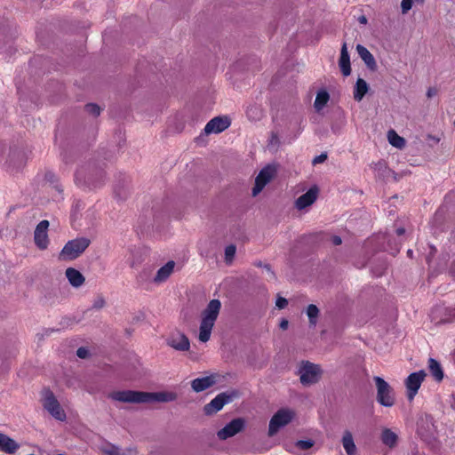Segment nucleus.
<instances>
[{"mask_svg": "<svg viewBox=\"0 0 455 455\" xmlns=\"http://www.w3.org/2000/svg\"><path fill=\"white\" fill-rule=\"evenodd\" d=\"M175 399V395L166 392L149 393L142 391L116 392V401L133 403H149L153 402H169Z\"/></svg>", "mask_w": 455, "mask_h": 455, "instance_id": "nucleus-1", "label": "nucleus"}, {"mask_svg": "<svg viewBox=\"0 0 455 455\" xmlns=\"http://www.w3.org/2000/svg\"><path fill=\"white\" fill-rule=\"evenodd\" d=\"M221 307L219 299H212L206 308L202 312V320L200 323L198 339L202 342H207L211 338V333L214 323L218 318Z\"/></svg>", "mask_w": 455, "mask_h": 455, "instance_id": "nucleus-2", "label": "nucleus"}, {"mask_svg": "<svg viewBox=\"0 0 455 455\" xmlns=\"http://www.w3.org/2000/svg\"><path fill=\"white\" fill-rule=\"evenodd\" d=\"M91 244V240L87 237H77L68 241L62 248L60 253V259L62 260H72L78 258Z\"/></svg>", "mask_w": 455, "mask_h": 455, "instance_id": "nucleus-3", "label": "nucleus"}, {"mask_svg": "<svg viewBox=\"0 0 455 455\" xmlns=\"http://www.w3.org/2000/svg\"><path fill=\"white\" fill-rule=\"evenodd\" d=\"M41 403L44 410H46L54 419L64 421L66 413L61 408L59 401L54 394L49 388H44L41 392Z\"/></svg>", "mask_w": 455, "mask_h": 455, "instance_id": "nucleus-4", "label": "nucleus"}, {"mask_svg": "<svg viewBox=\"0 0 455 455\" xmlns=\"http://www.w3.org/2000/svg\"><path fill=\"white\" fill-rule=\"evenodd\" d=\"M373 379L377 387L378 402L385 407L393 406L395 404V397L392 387L381 377L376 376Z\"/></svg>", "mask_w": 455, "mask_h": 455, "instance_id": "nucleus-5", "label": "nucleus"}, {"mask_svg": "<svg viewBox=\"0 0 455 455\" xmlns=\"http://www.w3.org/2000/svg\"><path fill=\"white\" fill-rule=\"evenodd\" d=\"M294 413L292 411L288 409H280L278 410L271 418L269 421L268 427V435L273 436L275 435L279 429L287 424H289Z\"/></svg>", "mask_w": 455, "mask_h": 455, "instance_id": "nucleus-6", "label": "nucleus"}, {"mask_svg": "<svg viewBox=\"0 0 455 455\" xmlns=\"http://www.w3.org/2000/svg\"><path fill=\"white\" fill-rule=\"evenodd\" d=\"M321 369L318 365L310 362L303 363L299 369L300 382L303 385H310L319 380Z\"/></svg>", "mask_w": 455, "mask_h": 455, "instance_id": "nucleus-7", "label": "nucleus"}, {"mask_svg": "<svg viewBox=\"0 0 455 455\" xmlns=\"http://www.w3.org/2000/svg\"><path fill=\"white\" fill-rule=\"evenodd\" d=\"M275 174V169L271 165L264 167L255 179V184L252 188V196H256L265 186L274 178Z\"/></svg>", "mask_w": 455, "mask_h": 455, "instance_id": "nucleus-8", "label": "nucleus"}, {"mask_svg": "<svg viewBox=\"0 0 455 455\" xmlns=\"http://www.w3.org/2000/svg\"><path fill=\"white\" fill-rule=\"evenodd\" d=\"M426 377L424 371L411 373L405 380V386L407 388V397L410 401H412L419 389L421 383Z\"/></svg>", "mask_w": 455, "mask_h": 455, "instance_id": "nucleus-9", "label": "nucleus"}, {"mask_svg": "<svg viewBox=\"0 0 455 455\" xmlns=\"http://www.w3.org/2000/svg\"><path fill=\"white\" fill-rule=\"evenodd\" d=\"M245 426V420L243 418H236L228 423L223 428L218 431L217 435L220 440H226L243 431Z\"/></svg>", "mask_w": 455, "mask_h": 455, "instance_id": "nucleus-10", "label": "nucleus"}, {"mask_svg": "<svg viewBox=\"0 0 455 455\" xmlns=\"http://www.w3.org/2000/svg\"><path fill=\"white\" fill-rule=\"evenodd\" d=\"M431 319L435 324L451 323L455 319V307H435L431 312Z\"/></svg>", "mask_w": 455, "mask_h": 455, "instance_id": "nucleus-11", "label": "nucleus"}, {"mask_svg": "<svg viewBox=\"0 0 455 455\" xmlns=\"http://www.w3.org/2000/svg\"><path fill=\"white\" fill-rule=\"evenodd\" d=\"M48 228H49V221L48 220H42L40 221L34 233V240L36 245L40 250H45L48 247L49 244V238H48Z\"/></svg>", "mask_w": 455, "mask_h": 455, "instance_id": "nucleus-12", "label": "nucleus"}, {"mask_svg": "<svg viewBox=\"0 0 455 455\" xmlns=\"http://www.w3.org/2000/svg\"><path fill=\"white\" fill-rule=\"evenodd\" d=\"M233 399V396L230 395H228L227 393H220L216 397H214L209 403H207L204 408V413L206 415H212L213 413H216L217 411H220L223 406L231 402Z\"/></svg>", "mask_w": 455, "mask_h": 455, "instance_id": "nucleus-13", "label": "nucleus"}, {"mask_svg": "<svg viewBox=\"0 0 455 455\" xmlns=\"http://www.w3.org/2000/svg\"><path fill=\"white\" fill-rule=\"evenodd\" d=\"M231 121L228 116H216L210 120L204 127L206 134L220 133L228 129Z\"/></svg>", "mask_w": 455, "mask_h": 455, "instance_id": "nucleus-14", "label": "nucleus"}, {"mask_svg": "<svg viewBox=\"0 0 455 455\" xmlns=\"http://www.w3.org/2000/svg\"><path fill=\"white\" fill-rule=\"evenodd\" d=\"M318 188L314 186L311 187L305 194L301 195L295 201V206L298 210H303L313 204L317 199Z\"/></svg>", "mask_w": 455, "mask_h": 455, "instance_id": "nucleus-15", "label": "nucleus"}, {"mask_svg": "<svg viewBox=\"0 0 455 455\" xmlns=\"http://www.w3.org/2000/svg\"><path fill=\"white\" fill-rule=\"evenodd\" d=\"M166 342L168 346L178 351H188L190 347L188 338L180 332L172 334Z\"/></svg>", "mask_w": 455, "mask_h": 455, "instance_id": "nucleus-16", "label": "nucleus"}, {"mask_svg": "<svg viewBox=\"0 0 455 455\" xmlns=\"http://www.w3.org/2000/svg\"><path fill=\"white\" fill-rule=\"evenodd\" d=\"M103 177V171L102 170H96L94 172H89L86 174L85 170L81 169L77 172L76 175V180L77 182L84 181V183L96 185L100 180H101Z\"/></svg>", "mask_w": 455, "mask_h": 455, "instance_id": "nucleus-17", "label": "nucleus"}, {"mask_svg": "<svg viewBox=\"0 0 455 455\" xmlns=\"http://www.w3.org/2000/svg\"><path fill=\"white\" fill-rule=\"evenodd\" d=\"M20 449V444L5 434L0 433V451L13 454Z\"/></svg>", "mask_w": 455, "mask_h": 455, "instance_id": "nucleus-18", "label": "nucleus"}, {"mask_svg": "<svg viewBox=\"0 0 455 455\" xmlns=\"http://www.w3.org/2000/svg\"><path fill=\"white\" fill-rule=\"evenodd\" d=\"M339 66L340 71L344 76H347L351 74L350 57L347 52V44L344 43L340 51V57L339 60Z\"/></svg>", "mask_w": 455, "mask_h": 455, "instance_id": "nucleus-19", "label": "nucleus"}, {"mask_svg": "<svg viewBox=\"0 0 455 455\" xmlns=\"http://www.w3.org/2000/svg\"><path fill=\"white\" fill-rule=\"evenodd\" d=\"M174 267L175 262L173 260L168 261L157 270L156 275L154 277V282L157 283L165 282L172 274Z\"/></svg>", "mask_w": 455, "mask_h": 455, "instance_id": "nucleus-20", "label": "nucleus"}, {"mask_svg": "<svg viewBox=\"0 0 455 455\" xmlns=\"http://www.w3.org/2000/svg\"><path fill=\"white\" fill-rule=\"evenodd\" d=\"M215 379L213 376L197 378L191 381V387L195 392H202L213 386Z\"/></svg>", "mask_w": 455, "mask_h": 455, "instance_id": "nucleus-21", "label": "nucleus"}, {"mask_svg": "<svg viewBox=\"0 0 455 455\" xmlns=\"http://www.w3.org/2000/svg\"><path fill=\"white\" fill-rule=\"evenodd\" d=\"M356 51L360 58L366 64V66L371 69H375L376 61L373 55L370 52V51L362 44L356 45Z\"/></svg>", "mask_w": 455, "mask_h": 455, "instance_id": "nucleus-22", "label": "nucleus"}, {"mask_svg": "<svg viewBox=\"0 0 455 455\" xmlns=\"http://www.w3.org/2000/svg\"><path fill=\"white\" fill-rule=\"evenodd\" d=\"M66 277L69 283L74 287H80L84 283V275L73 267L66 269Z\"/></svg>", "mask_w": 455, "mask_h": 455, "instance_id": "nucleus-23", "label": "nucleus"}, {"mask_svg": "<svg viewBox=\"0 0 455 455\" xmlns=\"http://www.w3.org/2000/svg\"><path fill=\"white\" fill-rule=\"evenodd\" d=\"M342 445L347 455H355L356 446L350 431L346 430L342 437Z\"/></svg>", "mask_w": 455, "mask_h": 455, "instance_id": "nucleus-24", "label": "nucleus"}, {"mask_svg": "<svg viewBox=\"0 0 455 455\" xmlns=\"http://www.w3.org/2000/svg\"><path fill=\"white\" fill-rule=\"evenodd\" d=\"M368 89L369 87L367 83L363 78H358L354 90V99L356 101L362 100L367 93Z\"/></svg>", "mask_w": 455, "mask_h": 455, "instance_id": "nucleus-25", "label": "nucleus"}, {"mask_svg": "<svg viewBox=\"0 0 455 455\" xmlns=\"http://www.w3.org/2000/svg\"><path fill=\"white\" fill-rule=\"evenodd\" d=\"M428 367L430 373L435 380L441 381L443 379V372L441 364L434 358H429Z\"/></svg>", "mask_w": 455, "mask_h": 455, "instance_id": "nucleus-26", "label": "nucleus"}, {"mask_svg": "<svg viewBox=\"0 0 455 455\" xmlns=\"http://www.w3.org/2000/svg\"><path fill=\"white\" fill-rule=\"evenodd\" d=\"M381 441L385 445L393 448L397 443V435L389 428H385L381 433Z\"/></svg>", "mask_w": 455, "mask_h": 455, "instance_id": "nucleus-27", "label": "nucleus"}, {"mask_svg": "<svg viewBox=\"0 0 455 455\" xmlns=\"http://www.w3.org/2000/svg\"><path fill=\"white\" fill-rule=\"evenodd\" d=\"M387 139L389 143L397 148H403L405 146V140L398 135L394 130L387 132Z\"/></svg>", "mask_w": 455, "mask_h": 455, "instance_id": "nucleus-28", "label": "nucleus"}, {"mask_svg": "<svg viewBox=\"0 0 455 455\" xmlns=\"http://www.w3.org/2000/svg\"><path fill=\"white\" fill-rule=\"evenodd\" d=\"M330 99V95L326 91H320L315 97V108L319 111L321 110L328 102Z\"/></svg>", "mask_w": 455, "mask_h": 455, "instance_id": "nucleus-29", "label": "nucleus"}, {"mask_svg": "<svg viewBox=\"0 0 455 455\" xmlns=\"http://www.w3.org/2000/svg\"><path fill=\"white\" fill-rule=\"evenodd\" d=\"M307 315L309 319L310 324L315 326L316 324L317 318L319 315L318 307L314 304L308 305V307L307 308Z\"/></svg>", "mask_w": 455, "mask_h": 455, "instance_id": "nucleus-30", "label": "nucleus"}, {"mask_svg": "<svg viewBox=\"0 0 455 455\" xmlns=\"http://www.w3.org/2000/svg\"><path fill=\"white\" fill-rule=\"evenodd\" d=\"M85 111L93 116H98L100 113V108L98 105L91 103L85 106Z\"/></svg>", "mask_w": 455, "mask_h": 455, "instance_id": "nucleus-31", "label": "nucleus"}, {"mask_svg": "<svg viewBox=\"0 0 455 455\" xmlns=\"http://www.w3.org/2000/svg\"><path fill=\"white\" fill-rule=\"evenodd\" d=\"M314 445V441L312 440H299L296 443V446L300 450H308Z\"/></svg>", "mask_w": 455, "mask_h": 455, "instance_id": "nucleus-32", "label": "nucleus"}, {"mask_svg": "<svg viewBox=\"0 0 455 455\" xmlns=\"http://www.w3.org/2000/svg\"><path fill=\"white\" fill-rule=\"evenodd\" d=\"M236 248L235 245L231 244L226 247L225 249V258L226 260H230L234 258L235 254Z\"/></svg>", "mask_w": 455, "mask_h": 455, "instance_id": "nucleus-33", "label": "nucleus"}, {"mask_svg": "<svg viewBox=\"0 0 455 455\" xmlns=\"http://www.w3.org/2000/svg\"><path fill=\"white\" fill-rule=\"evenodd\" d=\"M413 3H414L413 0H402V3H401L402 12L403 13L408 12L411 9Z\"/></svg>", "mask_w": 455, "mask_h": 455, "instance_id": "nucleus-34", "label": "nucleus"}, {"mask_svg": "<svg viewBox=\"0 0 455 455\" xmlns=\"http://www.w3.org/2000/svg\"><path fill=\"white\" fill-rule=\"evenodd\" d=\"M76 355L82 359L87 358L89 356V350L85 347H79L76 351Z\"/></svg>", "mask_w": 455, "mask_h": 455, "instance_id": "nucleus-35", "label": "nucleus"}, {"mask_svg": "<svg viewBox=\"0 0 455 455\" xmlns=\"http://www.w3.org/2000/svg\"><path fill=\"white\" fill-rule=\"evenodd\" d=\"M288 304V300L285 298L278 297L275 305L278 308H284Z\"/></svg>", "mask_w": 455, "mask_h": 455, "instance_id": "nucleus-36", "label": "nucleus"}, {"mask_svg": "<svg viewBox=\"0 0 455 455\" xmlns=\"http://www.w3.org/2000/svg\"><path fill=\"white\" fill-rule=\"evenodd\" d=\"M326 158H327L326 154H321L320 156H317L316 157H315V159L313 160V164H316L319 163H323L326 160Z\"/></svg>", "mask_w": 455, "mask_h": 455, "instance_id": "nucleus-37", "label": "nucleus"}, {"mask_svg": "<svg viewBox=\"0 0 455 455\" xmlns=\"http://www.w3.org/2000/svg\"><path fill=\"white\" fill-rule=\"evenodd\" d=\"M104 303H105V301H104V299H103L102 298H98V299L94 301V303H93V306H92V307H93L94 308H100V307H102L104 306Z\"/></svg>", "mask_w": 455, "mask_h": 455, "instance_id": "nucleus-38", "label": "nucleus"}, {"mask_svg": "<svg viewBox=\"0 0 455 455\" xmlns=\"http://www.w3.org/2000/svg\"><path fill=\"white\" fill-rule=\"evenodd\" d=\"M437 90L435 87H429L427 92V98H432L433 96L436 95Z\"/></svg>", "mask_w": 455, "mask_h": 455, "instance_id": "nucleus-39", "label": "nucleus"}, {"mask_svg": "<svg viewBox=\"0 0 455 455\" xmlns=\"http://www.w3.org/2000/svg\"><path fill=\"white\" fill-rule=\"evenodd\" d=\"M288 324H289L288 320L282 319V321L280 322L279 327L282 330H286L288 328Z\"/></svg>", "mask_w": 455, "mask_h": 455, "instance_id": "nucleus-40", "label": "nucleus"}, {"mask_svg": "<svg viewBox=\"0 0 455 455\" xmlns=\"http://www.w3.org/2000/svg\"><path fill=\"white\" fill-rule=\"evenodd\" d=\"M332 243H333V244H335V245H339V244H341L342 240H341V238H340L339 236H338V235H334V236L332 237Z\"/></svg>", "mask_w": 455, "mask_h": 455, "instance_id": "nucleus-41", "label": "nucleus"}, {"mask_svg": "<svg viewBox=\"0 0 455 455\" xmlns=\"http://www.w3.org/2000/svg\"><path fill=\"white\" fill-rule=\"evenodd\" d=\"M5 150H6V146L4 143H0V160L2 159Z\"/></svg>", "mask_w": 455, "mask_h": 455, "instance_id": "nucleus-42", "label": "nucleus"}, {"mask_svg": "<svg viewBox=\"0 0 455 455\" xmlns=\"http://www.w3.org/2000/svg\"><path fill=\"white\" fill-rule=\"evenodd\" d=\"M405 233V229L403 228H399L396 229V234L398 235H403Z\"/></svg>", "mask_w": 455, "mask_h": 455, "instance_id": "nucleus-43", "label": "nucleus"}, {"mask_svg": "<svg viewBox=\"0 0 455 455\" xmlns=\"http://www.w3.org/2000/svg\"><path fill=\"white\" fill-rule=\"evenodd\" d=\"M359 22L362 23V24H366L367 23V18L365 16H361L359 18Z\"/></svg>", "mask_w": 455, "mask_h": 455, "instance_id": "nucleus-44", "label": "nucleus"}, {"mask_svg": "<svg viewBox=\"0 0 455 455\" xmlns=\"http://www.w3.org/2000/svg\"><path fill=\"white\" fill-rule=\"evenodd\" d=\"M407 255L410 257V258H412V255H413V251L411 249H409L407 251Z\"/></svg>", "mask_w": 455, "mask_h": 455, "instance_id": "nucleus-45", "label": "nucleus"}, {"mask_svg": "<svg viewBox=\"0 0 455 455\" xmlns=\"http://www.w3.org/2000/svg\"><path fill=\"white\" fill-rule=\"evenodd\" d=\"M115 455H120V453H119V451H118V448H117V447H116V453H115Z\"/></svg>", "mask_w": 455, "mask_h": 455, "instance_id": "nucleus-46", "label": "nucleus"}, {"mask_svg": "<svg viewBox=\"0 0 455 455\" xmlns=\"http://www.w3.org/2000/svg\"><path fill=\"white\" fill-rule=\"evenodd\" d=\"M413 2H417V3H423L424 0H413Z\"/></svg>", "mask_w": 455, "mask_h": 455, "instance_id": "nucleus-47", "label": "nucleus"}, {"mask_svg": "<svg viewBox=\"0 0 455 455\" xmlns=\"http://www.w3.org/2000/svg\"><path fill=\"white\" fill-rule=\"evenodd\" d=\"M265 267H266L268 271H270V267H269V265H265Z\"/></svg>", "mask_w": 455, "mask_h": 455, "instance_id": "nucleus-48", "label": "nucleus"}, {"mask_svg": "<svg viewBox=\"0 0 455 455\" xmlns=\"http://www.w3.org/2000/svg\"><path fill=\"white\" fill-rule=\"evenodd\" d=\"M255 265H256V266H258V267H261V266H262V265H261V262H259V263H257V264H255Z\"/></svg>", "mask_w": 455, "mask_h": 455, "instance_id": "nucleus-49", "label": "nucleus"}]
</instances>
